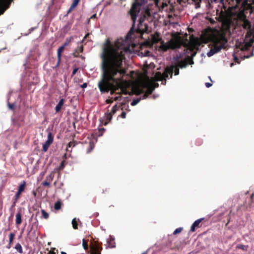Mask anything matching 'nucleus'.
Returning <instances> with one entry per match:
<instances>
[{
	"label": "nucleus",
	"instance_id": "1",
	"mask_svg": "<svg viewBox=\"0 0 254 254\" xmlns=\"http://www.w3.org/2000/svg\"><path fill=\"white\" fill-rule=\"evenodd\" d=\"M126 52L125 45L120 44L119 40L114 45L108 39L106 40L101 55V77L98 83L102 93L110 92L113 95L122 88L123 78L127 72L123 64Z\"/></svg>",
	"mask_w": 254,
	"mask_h": 254
},
{
	"label": "nucleus",
	"instance_id": "2",
	"mask_svg": "<svg viewBox=\"0 0 254 254\" xmlns=\"http://www.w3.org/2000/svg\"><path fill=\"white\" fill-rule=\"evenodd\" d=\"M186 37V43L183 46V53L180 54L179 58H181L184 55L186 57L184 60L179 61L177 65L180 68L185 67L188 64H193V58L195 56L199 47L203 46L202 44H206V28L203 29L201 34L198 33L197 36L193 34L190 35L189 40L187 39V34Z\"/></svg>",
	"mask_w": 254,
	"mask_h": 254
},
{
	"label": "nucleus",
	"instance_id": "3",
	"mask_svg": "<svg viewBox=\"0 0 254 254\" xmlns=\"http://www.w3.org/2000/svg\"><path fill=\"white\" fill-rule=\"evenodd\" d=\"M209 42L212 45L210 46L211 45H208L210 50L207 52V57L213 56L222 49H227L228 40L226 37V32L221 28H211L207 26V44Z\"/></svg>",
	"mask_w": 254,
	"mask_h": 254
},
{
	"label": "nucleus",
	"instance_id": "4",
	"mask_svg": "<svg viewBox=\"0 0 254 254\" xmlns=\"http://www.w3.org/2000/svg\"><path fill=\"white\" fill-rule=\"evenodd\" d=\"M140 11L141 14L136 28L134 27L135 22L133 24V21L131 19L132 25L127 35V39L131 40L136 37L142 38L143 34L147 31L148 25L144 22L145 19H148L152 17V12L148 8L141 9Z\"/></svg>",
	"mask_w": 254,
	"mask_h": 254
},
{
	"label": "nucleus",
	"instance_id": "5",
	"mask_svg": "<svg viewBox=\"0 0 254 254\" xmlns=\"http://www.w3.org/2000/svg\"><path fill=\"white\" fill-rule=\"evenodd\" d=\"M153 6V4H146L145 0H133L127 14L130 16L134 24L141 9L148 8L151 11Z\"/></svg>",
	"mask_w": 254,
	"mask_h": 254
},
{
	"label": "nucleus",
	"instance_id": "6",
	"mask_svg": "<svg viewBox=\"0 0 254 254\" xmlns=\"http://www.w3.org/2000/svg\"><path fill=\"white\" fill-rule=\"evenodd\" d=\"M185 43H186V39L171 40L168 44L162 45L161 48L163 51H167L169 49L175 50L180 48L182 46H183Z\"/></svg>",
	"mask_w": 254,
	"mask_h": 254
},
{
	"label": "nucleus",
	"instance_id": "7",
	"mask_svg": "<svg viewBox=\"0 0 254 254\" xmlns=\"http://www.w3.org/2000/svg\"><path fill=\"white\" fill-rule=\"evenodd\" d=\"M244 41L245 43L241 47L242 51L248 50L252 47L254 42V34H253L251 30L248 31L247 33Z\"/></svg>",
	"mask_w": 254,
	"mask_h": 254
},
{
	"label": "nucleus",
	"instance_id": "8",
	"mask_svg": "<svg viewBox=\"0 0 254 254\" xmlns=\"http://www.w3.org/2000/svg\"><path fill=\"white\" fill-rule=\"evenodd\" d=\"M173 66L166 67L163 74L160 72H157L155 75V79L157 81L166 80V78H168L169 75H170L171 77H172L173 73Z\"/></svg>",
	"mask_w": 254,
	"mask_h": 254
},
{
	"label": "nucleus",
	"instance_id": "9",
	"mask_svg": "<svg viewBox=\"0 0 254 254\" xmlns=\"http://www.w3.org/2000/svg\"><path fill=\"white\" fill-rule=\"evenodd\" d=\"M102 250V247L101 245L98 243H95L94 245L91 246V254H101V251Z\"/></svg>",
	"mask_w": 254,
	"mask_h": 254
},
{
	"label": "nucleus",
	"instance_id": "10",
	"mask_svg": "<svg viewBox=\"0 0 254 254\" xmlns=\"http://www.w3.org/2000/svg\"><path fill=\"white\" fill-rule=\"evenodd\" d=\"M142 87L144 88H146V92L147 94L150 95L154 91V88H152L151 85H150V83L148 81H144L142 83Z\"/></svg>",
	"mask_w": 254,
	"mask_h": 254
},
{
	"label": "nucleus",
	"instance_id": "11",
	"mask_svg": "<svg viewBox=\"0 0 254 254\" xmlns=\"http://www.w3.org/2000/svg\"><path fill=\"white\" fill-rule=\"evenodd\" d=\"M203 219V218H201L195 221L190 227V231L192 232H194L196 228L200 227V223Z\"/></svg>",
	"mask_w": 254,
	"mask_h": 254
},
{
	"label": "nucleus",
	"instance_id": "12",
	"mask_svg": "<svg viewBox=\"0 0 254 254\" xmlns=\"http://www.w3.org/2000/svg\"><path fill=\"white\" fill-rule=\"evenodd\" d=\"M65 47L62 45L58 50L57 57H58V65L59 64L61 61L62 53L64 52Z\"/></svg>",
	"mask_w": 254,
	"mask_h": 254
},
{
	"label": "nucleus",
	"instance_id": "13",
	"mask_svg": "<svg viewBox=\"0 0 254 254\" xmlns=\"http://www.w3.org/2000/svg\"><path fill=\"white\" fill-rule=\"evenodd\" d=\"M108 247L110 248H114L116 247V243L113 237H110L109 240L107 241Z\"/></svg>",
	"mask_w": 254,
	"mask_h": 254
},
{
	"label": "nucleus",
	"instance_id": "14",
	"mask_svg": "<svg viewBox=\"0 0 254 254\" xmlns=\"http://www.w3.org/2000/svg\"><path fill=\"white\" fill-rule=\"evenodd\" d=\"M83 51V47L82 45H81L80 46L78 47L76 50H75V52L73 53V56L74 57H79V54L80 53H82Z\"/></svg>",
	"mask_w": 254,
	"mask_h": 254
},
{
	"label": "nucleus",
	"instance_id": "15",
	"mask_svg": "<svg viewBox=\"0 0 254 254\" xmlns=\"http://www.w3.org/2000/svg\"><path fill=\"white\" fill-rule=\"evenodd\" d=\"M112 116H113V115H112V113H107L105 114V122L104 123V125L105 126L107 125L108 124V123L111 121V120L112 119Z\"/></svg>",
	"mask_w": 254,
	"mask_h": 254
},
{
	"label": "nucleus",
	"instance_id": "16",
	"mask_svg": "<svg viewBox=\"0 0 254 254\" xmlns=\"http://www.w3.org/2000/svg\"><path fill=\"white\" fill-rule=\"evenodd\" d=\"M64 103V99H61L60 100L59 103L57 105V106L55 107V110H56V113L60 112Z\"/></svg>",
	"mask_w": 254,
	"mask_h": 254
},
{
	"label": "nucleus",
	"instance_id": "17",
	"mask_svg": "<svg viewBox=\"0 0 254 254\" xmlns=\"http://www.w3.org/2000/svg\"><path fill=\"white\" fill-rule=\"evenodd\" d=\"M15 223L17 225H20L22 223L21 214L20 212H18L16 215Z\"/></svg>",
	"mask_w": 254,
	"mask_h": 254
},
{
	"label": "nucleus",
	"instance_id": "18",
	"mask_svg": "<svg viewBox=\"0 0 254 254\" xmlns=\"http://www.w3.org/2000/svg\"><path fill=\"white\" fill-rule=\"evenodd\" d=\"M14 248L19 254H23V249H22V247L21 244L19 243H17L15 245V246Z\"/></svg>",
	"mask_w": 254,
	"mask_h": 254
},
{
	"label": "nucleus",
	"instance_id": "19",
	"mask_svg": "<svg viewBox=\"0 0 254 254\" xmlns=\"http://www.w3.org/2000/svg\"><path fill=\"white\" fill-rule=\"evenodd\" d=\"M26 182L25 181H23V182L19 186L17 191L21 193L24 190Z\"/></svg>",
	"mask_w": 254,
	"mask_h": 254
},
{
	"label": "nucleus",
	"instance_id": "20",
	"mask_svg": "<svg viewBox=\"0 0 254 254\" xmlns=\"http://www.w3.org/2000/svg\"><path fill=\"white\" fill-rule=\"evenodd\" d=\"M52 143L46 141L45 142V143L43 144V149H42V150L44 151V152H46L49 146H50V145Z\"/></svg>",
	"mask_w": 254,
	"mask_h": 254
},
{
	"label": "nucleus",
	"instance_id": "21",
	"mask_svg": "<svg viewBox=\"0 0 254 254\" xmlns=\"http://www.w3.org/2000/svg\"><path fill=\"white\" fill-rule=\"evenodd\" d=\"M6 0H0V3L3 5ZM6 8H4L3 6L0 7V15L3 14Z\"/></svg>",
	"mask_w": 254,
	"mask_h": 254
},
{
	"label": "nucleus",
	"instance_id": "22",
	"mask_svg": "<svg viewBox=\"0 0 254 254\" xmlns=\"http://www.w3.org/2000/svg\"><path fill=\"white\" fill-rule=\"evenodd\" d=\"M54 177V173L52 172L50 173V174L49 176H47L46 180L50 183L53 181Z\"/></svg>",
	"mask_w": 254,
	"mask_h": 254
},
{
	"label": "nucleus",
	"instance_id": "23",
	"mask_svg": "<svg viewBox=\"0 0 254 254\" xmlns=\"http://www.w3.org/2000/svg\"><path fill=\"white\" fill-rule=\"evenodd\" d=\"M72 227L74 229H78V223L76 218H74L72 220Z\"/></svg>",
	"mask_w": 254,
	"mask_h": 254
},
{
	"label": "nucleus",
	"instance_id": "24",
	"mask_svg": "<svg viewBox=\"0 0 254 254\" xmlns=\"http://www.w3.org/2000/svg\"><path fill=\"white\" fill-rule=\"evenodd\" d=\"M15 234L13 233H11L9 235V244H12L14 239Z\"/></svg>",
	"mask_w": 254,
	"mask_h": 254
},
{
	"label": "nucleus",
	"instance_id": "25",
	"mask_svg": "<svg viewBox=\"0 0 254 254\" xmlns=\"http://www.w3.org/2000/svg\"><path fill=\"white\" fill-rule=\"evenodd\" d=\"M54 137L52 135V133L51 132H49L48 134V139L47 140V141L52 143L53 142Z\"/></svg>",
	"mask_w": 254,
	"mask_h": 254
},
{
	"label": "nucleus",
	"instance_id": "26",
	"mask_svg": "<svg viewBox=\"0 0 254 254\" xmlns=\"http://www.w3.org/2000/svg\"><path fill=\"white\" fill-rule=\"evenodd\" d=\"M237 247L240 249L243 250V251H247L248 250V246L239 244L237 246Z\"/></svg>",
	"mask_w": 254,
	"mask_h": 254
},
{
	"label": "nucleus",
	"instance_id": "27",
	"mask_svg": "<svg viewBox=\"0 0 254 254\" xmlns=\"http://www.w3.org/2000/svg\"><path fill=\"white\" fill-rule=\"evenodd\" d=\"M61 205H62L61 202L60 201H57L55 203V205H54L55 209L57 210L60 209L61 208Z\"/></svg>",
	"mask_w": 254,
	"mask_h": 254
},
{
	"label": "nucleus",
	"instance_id": "28",
	"mask_svg": "<svg viewBox=\"0 0 254 254\" xmlns=\"http://www.w3.org/2000/svg\"><path fill=\"white\" fill-rule=\"evenodd\" d=\"M41 212L42 214V216L44 219H47L49 218V214L47 212H46L44 210H42Z\"/></svg>",
	"mask_w": 254,
	"mask_h": 254
},
{
	"label": "nucleus",
	"instance_id": "29",
	"mask_svg": "<svg viewBox=\"0 0 254 254\" xmlns=\"http://www.w3.org/2000/svg\"><path fill=\"white\" fill-rule=\"evenodd\" d=\"M173 72H174L175 75H177L179 74V67L177 65L176 66H173Z\"/></svg>",
	"mask_w": 254,
	"mask_h": 254
},
{
	"label": "nucleus",
	"instance_id": "30",
	"mask_svg": "<svg viewBox=\"0 0 254 254\" xmlns=\"http://www.w3.org/2000/svg\"><path fill=\"white\" fill-rule=\"evenodd\" d=\"M183 230L182 227H179L177 228L173 232V235H177L180 233Z\"/></svg>",
	"mask_w": 254,
	"mask_h": 254
},
{
	"label": "nucleus",
	"instance_id": "31",
	"mask_svg": "<svg viewBox=\"0 0 254 254\" xmlns=\"http://www.w3.org/2000/svg\"><path fill=\"white\" fill-rule=\"evenodd\" d=\"M141 98H137L135 99H134L131 103V106H135L140 101Z\"/></svg>",
	"mask_w": 254,
	"mask_h": 254
},
{
	"label": "nucleus",
	"instance_id": "32",
	"mask_svg": "<svg viewBox=\"0 0 254 254\" xmlns=\"http://www.w3.org/2000/svg\"><path fill=\"white\" fill-rule=\"evenodd\" d=\"M75 145V143L74 141L69 142L67 145L66 150L68 151V147H74Z\"/></svg>",
	"mask_w": 254,
	"mask_h": 254
},
{
	"label": "nucleus",
	"instance_id": "33",
	"mask_svg": "<svg viewBox=\"0 0 254 254\" xmlns=\"http://www.w3.org/2000/svg\"><path fill=\"white\" fill-rule=\"evenodd\" d=\"M82 246H83V248L85 250H88V243L84 239L83 240Z\"/></svg>",
	"mask_w": 254,
	"mask_h": 254
},
{
	"label": "nucleus",
	"instance_id": "34",
	"mask_svg": "<svg viewBox=\"0 0 254 254\" xmlns=\"http://www.w3.org/2000/svg\"><path fill=\"white\" fill-rule=\"evenodd\" d=\"M72 39V37H70L69 38H66V42L63 44V46L65 47L67 46L69 43L70 42L71 40Z\"/></svg>",
	"mask_w": 254,
	"mask_h": 254
},
{
	"label": "nucleus",
	"instance_id": "35",
	"mask_svg": "<svg viewBox=\"0 0 254 254\" xmlns=\"http://www.w3.org/2000/svg\"><path fill=\"white\" fill-rule=\"evenodd\" d=\"M80 0H74L71 5L72 6V7H75L79 2Z\"/></svg>",
	"mask_w": 254,
	"mask_h": 254
},
{
	"label": "nucleus",
	"instance_id": "36",
	"mask_svg": "<svg viewBox=\"0 0 254 254\" xmlns=\"http://www.w3.org/2000/svg\"><path fill=\"white\" fill-rule=\"evenodd\" d=\"M94 147V144L92 143H90V144H89V147L87 149V153L90 152L92 151V150L93 149Z\"/></svg>",
	"mask_w": 254,
	"mask_h": 254
},
{
	"label": "nucleus",
	"instance_id": "37",
	"mask_svg": "<svg viewBox=\"0 0 254 254\" xmlns=\"http://www.w3.org/2000/svg\"><path fill=\"white\" fill-rule=\"evenodd\" d=\"M144 92V90L142 88H137L136 89V95H139L141 93H143Z\"/></svg>",
	"mask_w": 254,
	"mask_h": 254
},
{
	"label": "nucleus",
	"instance_id": "38",
	"mask_svg": "<svg viewBox=\"0 0 254 254\" xmlns=\"http://www.w3.org/2000/svg\"><path fill=\"white\" fill-rule=\"evenodd\" d=\"M20 194H21V193H20L18 191L16 192V193L15 194V195L14 196V200H15V201H17V200L19 199V198L20 197Z\"/></svg>",
	"mask_w": 254,
	"mask_h": 254
},
{
	"label": "nucleus",
	"instance_id": "39",
	"mask_svg": "<svg viewBox=\"0 0 254 254\" xmlns=\"http://www.w3.org/2000/svg\"><path fill=\"white\" fill-rule=\"evenodd\" d=\"M117 105H115L113 107L112 109V111H111V112L112 113V115L113 114H114L117 111Z\"/></svg>",
	"mask_w": 254,
	"mask_h": 254
},
{
	"label": "nucleus",
	"instance_id": "40",
	"mask_svg": "<svg viewBox=\"0 0 254 254\" xmlns=\"http://www.w3.org/2000/svg\"><path fill=\"white\" fill-rule=\"evenodd\" d=\"M150 85H151L152 88H154V90L155 88H157L159 86V84L156 82L150 83Z\"/></svg>",
	"mask_w": 254,
	"mask_h": 254
},
{
	"label": "nucleus",
	"instance_id": "41",
	"mask_svg": "<svg viewBox=\"0 0 254 254\" xmlns=\"http://www.w3.org/2000/svg\"><path fill=\"white\" fill-rule=\"evenodd\" d=\"M42 185L44 186H48V187H50V183L48 182L47 181L45 180V181H44L42 183Z\"/></svg>",
	"mask_w": 254,
	"mask_h": 254
},
{
	"label": "nucleus",
	"instance_id": "42",
	"mask_svg": "<svg viewBox=\"0 0 254 254\" xmlns=\"http://www.w3.org/2000/svg\"><path fill=\"white\" fill-rule=\"evenodd\" d=\"M64 161H63L61 162V164H60V166H59V170H62V169H64Z\"/></svg>",
	"mask_w": 254,
	"mask_h": 254
},
{
	"label": "nucleus",
	"instance_id": "43",
	"mask_svg": "<svg viewBox=\"0 0 254 254\" xmlns=\"http://www.w3.org/2000/svg\"><path fill=\"white\" fill-rule=\"evenodd\" d=\"M58 250H56V249H54L53 250H51L48 254H57Z\"/></svg>",
	"mask_w": 254,
	"mask_h": 254
},
{
	"label": "nucleus",
	"instance_id": "44",
	"mask_svg": "<svg viewBox=\"0 0 254 254\" xmlns=\"http://www.w3.org/2000/svg\"><path fill=\"white\" fill-rule=\"evenodd\" d=\"M122 96L121 95V94H119V95L118 96H116L114 98L115 101H120L121 100Z\"/></svg>",
	"mask_w": 254,
	"mask_h": 254
},
{
	"label": "nucleus",
	"instance_id": "45",
	"mask_svg": "<svg viewBox=\"0 0 254 254\" xmlns=\"http://www.w3.org/2000/svg\"><path fill=\"white\" fill-rule=\"evenodd\" d=\"M126 112H123L121 115V117L122 118H126Z\"/></svg>",
	"mask_w": 254,
	"mask_h": 254
},
{
	"label": "nucleus",
	"instance_id": "46",
	"mask_svg": "<svg viewBox=\"0 0 254 254\" xmlns=\"http://www.w3.org/2000/svg\"><path fill=\"white\" fill-rule=\"evenodd\" d=\"M113 102V100L112 99V98H111L110 99H108L106 101V102L108 104H111V103H112Z\"/></svg>",
	"mask_w": 254,
	"mask_h": 254
},
{
	"label": "nucleus",
	"instance_id": "47",
	"mask_svg": "<svg viewBox=\"0 0 254 254\" xmlns=\"http://www.w3.org/2000/svg\"><path fill=\"white\" fill-rule=\"evenodd\" d=\"M78 70V68H74L73 70V71H72V75H74L76 74V73L77 72Z\"/></svg>",
	"mask_w": 254,
	"mask_h": 254
},
{
	"label": "nucleus",
	"instance_id": "48",
	"mask_svg": "<svg viewBox=\"0 0 254 254\" xmlns=\"http://www.w3.org/2000/svg\"><path fill=\"white\" fill-rule=\"evenodd\" d=\"M188 29L190 34L194 31V30L192 28H188Z\"/></svg>",
	"mask_w": 254,
	"mask_h": 254
},
{
	"label": "nucleus",
	"instance_id": "49",
	"mask_svg": "<svg viewBox=\"0 0 254 254\" xmlns=\"http://www.w3.org/2000/svg\"><path fill=\"white\" fill-rule=\"evenodd\" d=\"M242 0H236V1H237V3H240L241 2ZM247 0H244V1H243V3L244 4L245 3L247 2Z\"/></svg>",
	"mask_w": 254,
	"mask_h": 254
},
{
	"label": "nucleus",
	"instance_id": "50",
	"mask_svg": "<svg viewBox=\"0 0 254 254\" xmlns=\"http://www.w3.org/2000/svg\"><path fill=\"white\" fill-rule=\"evenodd\" d=\"M89 33H87V34H86L85 35V36H84V38H83V40L82 41V42H82V43H83V42H84V40L85 39H86V38L89 36Z\"/></svg>",
	"mask_w": 254,
	"mask_h": 254
},
{
	"label": "nucleus",
	"instance_id": "51",
	"mask_svg": "<svg viewBox=\"0 0 254 254\" xmlns=\"http://www.w3.org/2000/svg\"><path fill=\"white\" fill-rule=\"evenodd\" d=\"M87 86V83H84L82 85L81 87L83 88H86Z\"/></svg>",
	"mask_w": 254,
	"mask_h": 254
},
{
	"label": "nucleus",
	"instance_id": "52",
	"mask_svg": "<svg viewBox=\"0 0 254 254\" xmlns=\"http://www.w3.org/2000/svg\"><path fill=\"white\" fill-rule=\"evenodd\" d=\"M149 95L147 94L146 92H145L143 96V99H146Z\"/></svg>",
	"mask_w": 254,
	"mask_h": 254
},
{
	"label": "nucleus",
	"instance_id": "53",
	"mask_svg": "<svg viewBox=\"0 0 254 254\" xmlns=\"http://www.w3.org/2000/svg\"><path fill=\"white\" fill-rule=\"evenodd\" d=\"M74 8V7H72V6L70 5V7L68 10V13H69L70 12H71Z\"/></svg>",
	"mask_w": 254,
	"mask_h": 254
},
{
	"label": "nucleus",
	"instance_id": "54",
	"mask_svg": "<svg viewBox=\"0 0 254 254\" xmlns=\"http://www.w3.org/2000/svg\"><path fill=\"white\" fill-rule=\"evenodd\" d=\"M207 20L209 21L212 23L214 22V21L211 18H208V17H207Z\"/></svg>",
	"mask_w": 254,
	"mask_h": 254
},
{
	"label": "nucleus",
	"instance_id": "55",
	"mask_svg": "<svg viewBox=\"0 0 254 254\" xmlns=\"http://www.w3.org/2000/svg\"><path fill=\"white\" fill-rule=\"evenodd\" d=\"M11 247V244H9V243L8 244V245L6 246V248L8 249H10Z\"/></svg>",
	"mask_w": 254,
	"mask_h": 254
},
{
	"label": "nucleus",
	"instance_id": "56",
	"mask_svg": "<svg viewBox=\"0 0 254 254\" xmlns=\"http://www.w3.org/2000/svg\"><path fill=\"white\" fill-rule=\"evenodd\" d=\"M104 130H105V129H104V128H100V129H99V131L100 132V131H102V132H101V133L100 135H102V134Z\"/></svg>",
	"mask_w": 254,
	"mask_h": 254
},
{
	"label": "nucleus",
	"instance_id": "57",
	"mask_svg": "<svg viewBox=\"0 0 254 254\" xmlns=\"http://www.w3.org/2000/svg\"><path fill=\"white\" fill-rule=\"evenodd\" d=\"M211 85H212V84L207 82V88L210 87Z\"/></svg>",
	"mask_w": 254,
	"mask_h": 254
},
{
	"label": "nucleus",
	"instance_id": "58",
	"mask_svg": "<svg viewBox=\"0 0 254 254\" xmlns=\"http://www.w3.org/2000/svg\"><path fill=\"white\" fill-rule=\"evenodd\" d=\"M96 17V14H93L91 17V18H95Z\"/></svg>",
	"mask_w": 254,
	"mask_h": 254
},
{
	"label": "nucleus",
	"instance_id": "59",
	"mask_svg": "<svg viewBox=\"0 0 254 254\" xmlns=\"http://www.w3.org/2000/svg\"><path fill=\"white\" fill-rule=\"evenodd\" d=\"M16 202V201H15V200H14L13 203V204L12 205V207H14L15 205Z\"/></svg>",
	"mask_w": 254,
	"mask_h": 254
},
{
	"label": "nucleus",
	"instance_id": "60",
	"mask_svg": "<svg viewBox=\"0 0 254 254\" xmlns=\"http://www.w3.org/2000/svg\"><path fill=\"white\" fill-rule=\"evenodd\" d=\"M9 107L11 109H13V106L12 105H10V104L9 105Z\"/></svg>",
	"mask_w": 254,
	"mask_h": 254
},
{
	"label": "nucleus",
	"instance_id": "61",
	"mask_svg": "<svg viewBox=\"0 0 254 254\" xmlns=\"http://www.w3.org/2000/svg\"><path fill=\"white\" fill-rule=\"evenodd\" d=\"M58 181H55V182H54V185L55 186H57V184H58Z\"/></svg>",
	"mask_w": 254,
	"mask_h": 254
},
{
	"label": "nucleus",
	"instance_id": "62",
	"mask_svg": "<svg viewBox=\"0 0 254 254\" xmlns=\"http://www.w3.org/2000/svg\"><path fill=\"white\" fill-rule=\"evenodd\" d=\"M61 254H66V253L64 252H62Z\"/></svg>",
	"mask_w": 254,
	"mask_h": 254
},
{
	"label": "nucleus",
	"instance_id": "63",
	"mask_svg": "<svg viewBox=\"0 0 254 254\" xmlns=\"http://www.w3.org/2000/svg\"><path fill=\"white\" fill-rule=\"evenodd\" d=\"M254 195V194L253 193L251 195V197L252 199L253 198Z\"/></svg>",
	"mask_w": 254,
	"mask_h": 254
},
{
	"label": "nucleus",
	"instance_id": "64",
	"mask_svg": "<svg viewBox=\"0 0 254 254\" xmlns=\"http://www.w3.org/2000/svg\"><path fill=\"white\" fill-rule=\"evenodd\" d=\"M210 5L209 0H207V5Z\"/></svg>",
	"mask_w": 254,
	"mask_h": 254
}]
</instances>
